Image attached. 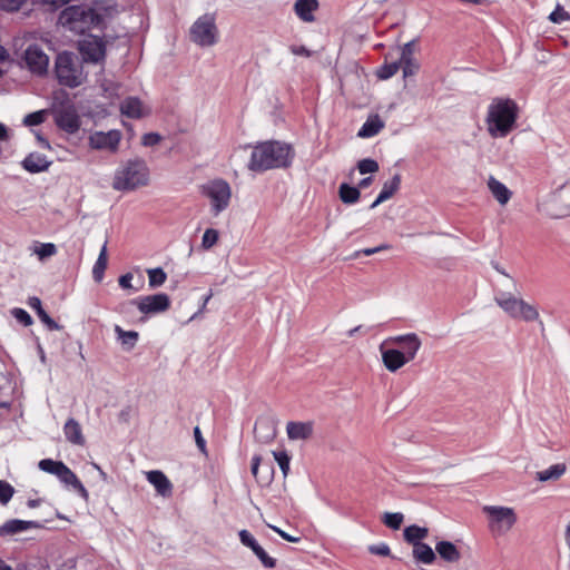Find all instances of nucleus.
Masks as SVG:
<instances>
[{
    "label": "nucleus",
    "instance_id": "nucleus-1",
    "mask_svg": "<svg viewBox=\"0 0 570 570\" xmlns=\"http://www.w3.org/2000/svg\"><path fill=\"white\" fill-rule=\"evenodd\" d=\"M117 12V7L112 1L95 2L92 7L70 6L66 8L59 21L61 26L76 33L85 35L91 28L100 27L107 17Z\"/></svg>",
    "mask_w": 570,
    "mask_h": 570
},
{
    "label": "nucleus",
    "instance_id": "nucleus-2",
    "mask_svg": "<svg viewBox=\"0 0 570 570\" xmlns=\"http://www.w3.org/2000/svg\"><path fill=\"white\" fill-rule=\"evenodd\" d=\"M294 159V150L289 144L267 140L253 147L248 169L263 173L269 169L287 168Z\"/></svg>",
    "mask_w": 570,
    "mask_h": 570
},
{
    "label": "nucleus",
    "instance_id": "nucleus-3",
    "mask_svg": "<svg viewBox=\"0 0 570 570\" xmlns=\"http://www.w3.org/2000/svg\"><path fill=\"white\" fill-rule=\"evenodd\" d=\"M519 108L510 98H494L488 107L485 124L492 138H504L514 128Z\"/></svg>",
    "mask_w": 570,
    "mask_h": 570
},
{
    "label": "nucleus",
    "instance_id": "nucleus-4",
    "mask_svg": "<svg viewBox=\"0 0 570 570\" xmlns=\"http://www.w3.org/2000/svg\"><path fill=\"white\" fill-rule=\"evenodd\" d=\"M149 176V168L144 159H130L117 168L111 186L117 191H131L147 186Z\"/></svg>",
    "mask_w": 570,
    "mask_h": 570
},
{
    "label": "nucleus",
    "instance_id": "nucleus-5",
    "mask_svg": "<svg viewBox=\"0 0 570 570\" xmlns=\"http://www.w3.org/2000/svg\"><path fill=\"white\" fill-rule=\"evenodd\" d=\"M55 72L59 83L69 88L79 87L87 79L82 61L69 51L58 53L55 61Z\"/></svg>",
    "mask_w": 570,
    "mask_h": 570
},
{
    "label": "nucleus",
    "instance_id": "nucleus-6",
    "mask_svg": "<svg viewBox=\"0 0 570 570\" xmlns=\"http://www.w3.org/2000/svg\"><path fill=\"white\" fill-rule=\"evenodd\" d=\"M494 302L511 318L524 322H533L539 320V312L535 306L529 304L522 298L513 296L509 292L499 291L494 295Z\"/></svg>",
    "mask_w": 570,
    "mask_h": 570
},
{
    "label": "nucleus",
    "instance_id": "nucleus-7",
    "mask_svg": "<svg viewBox=\"0 0 570 570\" xmlns=\"http://www.w3.org/2000/svg\"><path fill=\"white\" fill-rule=\"evenodd\" d=\"M482 512L488 519V529L494 537L505 535L518 522L513 508L504 505H484Z\"/></svg>",
    "mask_w": 570,
    "mask_h": 570
},
{
    "label": "nucleus",
    "instance_id": "nucleus-8",
    "mask_svg": "<svg viewBox=\"0 0 570 570\" xmlns=\"http://www.w3.org/2000/svg\"><path fill=\"white\" fill-rule=\"evenodd\" d=\"M200 193L209 200L210 213L214 216L222 214L230 204L232 188L223 178H215L203 184Z\"/></svg>",
    "mask_w": 570,
    "mask_h": 570
},
{
    "label": "nucleus",
    "instance_id": "nucleus-9",
    "mask_svg": "<svg viewBox=\"0 0 570 570\" xmlns=\"http://www.w3.org/2000/svg\"><path fill=\"white\" fill-rule=\"evenodd\" d=\"M49 111L59 129L70 135L79 130L81 120L71 100L55 101Z\"/></svg>",
    "mask_w": 570,
    "mask_h": 570
},
{
    "label": "nucleus",
    "instance_id": "nucleus-10",
    "mask_svg": "<svg viewBox=\"0 0 570 570\" xmlns=\"http://www.w3.org/2000/svg\"><path fill=\"white\" fill-rule=\"evenodd\" d=\"M218 28L213 13L196 19L189 30L190 40L199 47H213L218 41Z\"/></svg>",
    "mask_w": 570,
    "mask_h": 570
},
{
    "label": "nucleus",
    "instance_id": "nucleus-11",
    "mask_svg": "<svg viewBox=\"0 0 570 570\" xmlns=\"http://www.w3.org/2000/svg\"><path fill=\"white\" fill-rule=\"evenodd\" d=\"M78 49L82 61L101 63L106 58V41L104 38L88 35L78 42Z\"/></svg>",
    "mask_w": 570,
    "mask_h": 570
},
{
    "label": "nucleus",
    "instance_id": "nucleus-12",
    "mask_svg": "<svg viewBox=\"0 0 570 570\" xmlns=\"http://www.w3.org/2000/svg\"><path fill=\"white\" fill-rule=\"evenodd\" d=\"M140 313L146 315L158 314L167 311L170 307L169 296L165 293H157L153 295L139 296L131 301Z\"/></svg>",
    "mask_w": 570,
    "mask_h": 570
},
{
    "label": "nucleus",
    "instance_id": "nucleus-13",
    "mask_svg": "<svg viewBox=\"0 0 570 570\" xmlns=\"http://www.w3.org/2000/svg\"><path fill=\"white\" fill-rule=\"evenodd\" d=\"M26 68L36 76H43L48 71L49 57L39 45H30L23 52Z\"/></svg>",
    "mask_w": 570,
    "mask_h": 570
},
{
    "label": "nucleus",
    "instance_id": "nucleus-14",
    "mask_svg": "<svg viewBox=\"0 0 570 570\" xmlns=\"http://www.w3.org/2000/svg\"><path fill=\"white\" fill-rule=\"evenodd\" d=\"M384 343L399 346L400 351L407 358V361L414 360L422 346V341L415 333L391 336L386 338Z\"/></svg>",
    "mask_w": 570,
    "mask_h": 570
},
{
    "label": "nucleus",
    "instance_id": "nucleus-15",
    "mask_svg": "<svg viewBox=\"0 0 570 570\" xmlns=\"http://www.w3.org/2000/svg\"><path fill=\"white\" fill-rule=\"evenodd\" d=\"M89 146L97 150H108L115 153L118 150L121 132L117 129L105 131H95L89 136Z\"/></svg>",
    "mask_w": 570,
    "mask_h": 570
},
{
    "label": "nucleus",
    "instance_id": "nucleus-16",
    "mask_svg": "<svg viewBox=\"0 0 570 570\" xmlns=\"http://www.w3.org/2000/svg\"><path fill=\"white\" fill-rule=\"evenodd\" d=\"M239 540L245 547L249 548L254 552V554L261 560L264 567H275V560L266 553V551L258 544L249 531H239Z\"/></svg>",
    "mask_w": 570,
    "mask_h": 570
},
{
    "label": "nucleus",
    "instance_id": "nucleus-17",
    "mask_svg": "<svg viewBox=\"0 0 570 570\" xmlns=\"http://www.w3.org/2000/svg\"><path fill=\"white\" fill-rule=\"evenodd\" d=\"M414 47H415V41L411 40V41L406 42L402 48L401 58L399 60V63H400V68H402V70H403V76L405 78L415 75L420 68L419 62L414 58Z\"/></svg>",
    "mask_w": 570,
    "mask_h": 570
},
{
    "label": "nucleus",
    "instance_id": "nucleus-18",
    "mask_svg": "<svg viewBox=\"0 0 570 570\" xmlns=\"http://www.w3.org/2000/svg\"><path fill=\"white\" fill-rule=\"evenodd\" d=\"M387 343H382L380 346V351L382 354V362L386 370L390 372H396L401 367H403L407 361V358L402 354V352L397 348H385L384 346Z\"/></svg>",
    "mask_w": 570,
    "mask_h": 570
},
{
    "label": "nucleus",
    "instance_id": "nucleus-19",
    "mask_svg": "<svg viewBox=\"0 0 570 570\" xmlns=\"http://www.w3.org/2000/svg\"><path fill=\"white\" fill-rule=\"evenodd\" d=\"M318 7V0H296L293 10L301 21L312 23Z\"/></svg>",
    "mask_w": 570,
    "mask_h": 570
},
{
    "label": "nucleus",
    "instance_id": "nucleus-20",
    "mask_svg": "<svg viewBox=\"0 0 570 570\" xmlns=\"http://www.w3.org/2000/svg\"><path fill=\"white\" fill-rule=\"evenodd\" d=\"M21 165L24 170L31 174H37L41 171H46L51 161L48 158L39 153H30L22 161Z\"/></svg>",
    "mask_w": 570,
    "mask_h": 570
},
{
    "label": "nucleus",
    "instance_id": "nucleus-21",
    "mask_svg": "<svg viewBox=\"0 0 570 570\" xmlns=\"http://www.w3.org/2000/svg\"><path fill=\"white\" fill-rule=\"evenodd\" d=\"M488 189L490 190L493 198L501 205H507L511 197L512 191L500 180H498L495 177L490 176L487 181Z\"/></svg>",
    "mask_w": 570,
    "mask_h": 570
},
{
    "label": "nucleus",
    "instance_id": "nucleus-22",
    "mask_svg": "<svg viewBox=\"0 0 570 570\" xmlns=\"http://www.w3.org/2000/svg\"><path fill=\"white\" fill-rule=\"evenodd\" d=\"M146 478L153 484L158 494L168 497L171 494L173 485L168 478L158 470H153L146 473Z\"/></svg>",
    "mask_w": 570,
    "mask_h": 570
},
{
    "label": "nucleus",
    "instance_id": "nucleus-23",
    "mask_svg": "<svg viewBox=\"0 0 570 570\" xmlns=\"http://www.w3.org/2000/svg\"><path fill=\"white\" fill-rule=\"evenodd\" d=\"M400 186H401V175L395 174L390 180H387L383 184V187H382L379 196L371 204L370 208L374 209L380 204L390 199L400 189Z\"/></svg>",
    "mask_w": 570,
    "mask_h": 570
},
{
    "label": "nucleus",
    "instance_id": "nucleus-24",
    "mask_svg": "<svg viewBox=\"0 0 570 570\" xmlns=\"http://www.w3.org/2000/svg\"><path fill=\"white\" fill-rule=\"evenodd\" d=\"M435 554L449 563H455L461 559V552L456 546L450 541H439L435 544Z\"/></svg>",
    "mask_w": 570,
    "mask_h": 570
},
{
    "label": "nucleus",
    "instance_id": "nucleus-25",
    "mask_svg": "<svg viewBox=\"0 0 570 570\" xmlns=\"http://www.w3.org/2000/svg\"><path fill=\"white\" fill-rule=\"evenodd\" d=\"M63 434L66 440L75 445H85V436L82 434V429L78 421L70 417L63 425Z\"/></svg>",
    "mask_w": 570,
    "mask_h": 570
},
{
    "label": "nucleus",
    "instance_id": "nucleus-26",
    "mask_svg": "<svg viewBox=\"0 0 570 570\" xmlns=\"http://www.w3.org/2000/svg\"><path fill=\"white\" fill-rule=\"evenodd\" d=\"M287 436L291 440H306L313 433L311 422H288L286 426Z\"/></svg>",
    "mask_w": 570,
    "mask_h": 570
},
{
    "label": "nucleus",
    "instance_id": "nucleus-27",
    "mask_svg": "<svg viewBox=\"0 0 570 570\" xmlns=\"http://www.w3.org/2000/svg\"><path fill=\"white\" fill-rule=\"evenodd\" d=\"M60 482H62L65 485L72 487L83 499H88V491L81 483V481L78 479V476L65 464V468L59 472L57 476Z\"/></svg>",
    "mask_w": 570,
    "mask_h": 570
},
{
    "label": "nucleus",
    "instance_id": "nucleus-28",
    "mask_svg": "<svg viewBox=\"0 0 570 570\" xmlns=\"http://www.w3.org/2000/svg\"><path fill=\"white\" fill-rule=\"evenodd\" d=\"M60 482H62L65 485L72 487L83 499H88V491L81 483V481L78 479V476L65 464V468L59 472L57 476Z\"/></svg>",
    "mask_w": 570,
    "mask_h": 570
},
{
    "label": "nucleus",
    "instance_id": "nucleus-29",
    "mask_svg": "<svg viewBox=\"0 0 570 570\" xmlns=\"http://www.w3.org/2000/svg\"><path fill=\"white\" fill-rule=\"evenodd\" d=\"M39 527L40 525L37 521H23V520L13 519V520H9V521L4 522L1 525L0 534L1 535L14 534V533H19V532H22V531H26V530H29L32 528H39Z\"/></svg>",
    "mask_w": 570,
    "mask_h": 570
},
{
    "label": "nucleus",
    "instance_id": "nucleus-30",
    "mask_svg": "<svg viewBox=\"0 0 570 570\" xmlns=\"http://www.w3.org/2000/svg\"><path fill=\"white\" fill-rule=\"evenodd\" d=\"M384 128V121L379 115L370 116L360 128L357 136L361 138H371L376 136Z\"/></svg>",
    "mask_w": 570,
    "mask_h": 570
},
{
    "label": "nucleus",
    "instance_id": "nucleus-31",
    "mask_svg": "<svg viewBox=\"0 0 570 570\" xmlns=\"http://www.w3.org/2000/svg\"><path fill=\"white\" fill-rule=\"evenodd\" d=\"M120 111L128 118H141L144 116L142 102L137 97H128L121 102Z\"/></svg>",
    "mask_w": 570,
    "mask_h": 570
},
{
    "label": "nucleus",
    "instance_id": "nucleus-32",
    "mask_svg": "<svg viewBox=\"0 0 570 570\" xmlns=\"http://www.w3.org/2000/svg\"><path fill=\"white\" fill-rule=\"evenodd\" d=\"M254 433L258 441L268 443L275 438V428L268 420L259 419L255 423Z\"/></svg>",
    "mask_w": 570,
    "mask_h": 570
},
{
    "label": "nucleus",
    "instance_id": "nucleus-33",
    "mask_svg": "<svg viewBox=\"0 0 570 570\" xmlns=\"http://www.w3.org/2000/svg\"><path fill=\"white\" fill-rule=\"evenodd\" d=\"M412 554L416 562L423 564H432L436 559L435 550L423 542L413 547Z\"/></svg>",
    "mask_w": 570,
    "mask_h": 570
},
{
    "label": "nucleus",
    "instance_id": "nucleus-34",
    "mask_svg": "<svg viewBox=\"0 0 570 570\" xmlns=\"http://www.w3.org/2000/svg\"><path fill=\"white\" fill-rule=\"evenodd\" d=\"M114 332L116 334L117 341L121 344V346L130 351L132 350L138 340H139V333L136 331H125L121 326L115 325Z\"/></svg>",
    "mask_w": 570,
    "mask_h": 570
},
{
    "label": "nucleus",
    "instance_id": "nucleus-35",
    "mask_svg": "<svg viewBox=\"0 0 570 570\" xmlns=\"http://www.w3.org/2000/svg\"><path fill=\"white\" fill-rule=\"evenodd\" d=\"M429 535V529L425 527H419L416 524L409 525L403 531L404 540L414 547L415 544L422 543Z\"/></svg>",
    "mask_w": 570,
    "mask_h": 570
},
{
    "label": "nucleus",
    "instance_id": "nucleus-36",
    "mask_svg": "<svg viewBox=\"0 0 570 570\" xmlns=\"http://www.w3.org/2000/svg\"><path fill=\"white\" fill-rule=\"evenodd\" d=\"M566 471L567 466L564 463H557L546 470L538 471L535 473V479L540 482L556 481L559 480Z\"/></svg>",
    "mask_w": 570,
    "mask_h": 570
},
{
    "label": "nucleus",
    "instance_id": "nucleus-37",
    "mask_svg": "<svg viewBox=\"0 0 570 570\" xmlns=\"http://www.w3.org/2000/svg\"><path fill=\"white\" fill-rule=\"evenodd\" d=\"M108 257H107V242L102 245L98 258L92 268V277L96 282H101L105 275V271L107 268Z\"/></svg>",
    "mask_w": 570,
    "mask_h": 570
},
{
    "label": "nucleus",
    "instance_id": "nucleus-38",
    "mask_svg": "<svg viewBox=\"0 0 570 570\" xmlns=\"http://www.w3.org/2000/svg\"><path fill=\"white\" fill-rule=\"evenodd\" d=\"M338 195L344 204L352 205L360 199L361 193L357 187L343 183L338 188Z\"/></svg>",
    "mask_w": 570,
    "mask_h": 570
},
{
    "label": "nucleus",
    "instance_id": "nucleus-39",
    "mask_svg": "<svg viewBox=\"0 0 570 570\" xmlns=\"http://www.w3.org/2000/svg\"><path fill=\"white\" fill-rule=\"evenodd\" d=\"M147 274L148 285L150 288H157L161 286L167 279V274L164 272L161 267L150 268L147 271Z\"/></svg>",
    "mask_w": 570,
    "mask_h": 570
},
{
    "label": "nucleus",
    "instance_id": "nucleus-40",
    "mask_svg": "<svg viewBox=\"0 0 570 570\" xmlns=\"http://www.w3.org/2000/svg\"><path fill=\"white\" fill-rule=\"evenodd\" d=\"M38 466L41 471L58 476L59 472L65 468V463L52 459H43L38 463Z\"/></svg>",
    "mask_w": 570,
    "mask_h": 570
},
{
    "label": "nucleus",
    "instance_id": "nucleus-41",
    "mask_svg": "<svg viewBox=\"0 0 570 570\" xmlns=\"http://www.w3.org/2000/svg\"><path fill=\"white\" fill-rule=\"evenodd\" d=\"M403 520L404 515L401 512H386L383 517L384 524L393 530H399Z\"/></svg>",
    "mask_w": 570,
    "mask_h": 570
},
{
    "label": "nucleus",
    "instance_id": "nucleus-42",
    "mask_svg": "<svg viewBox=\"0 0 570 570\" xmlns=\"http://www.w3.org/2000/svg\"><path fill=\"white\" fill-rule=\"evenodd\" d=\"M47 114H48V110H45V109L28 114L23 118V125L24 126H38L46 120Z\"/></svg>",
    "mask_w": 570,
    "mask_h": 570
},
{
    "label": "nucleus",
    "instance_id": "nucleus-43",
    "mask_svg": "<svg viewBox=\"0 0 570 570\" xmlns=\"http://www.w3.org/2000/svg\"><path fill=\"white\" fill-rule=\"evenodd\" d=\"M219 234L217 229L208 228L205 230L202 238V247L204 249H210L218 240Z\"/></svg>",
    "mask_w": 570,
    "mask_h": 570
},
{
    "label": "nucleus",
    "instance_id": "nucleus-44",
    "mask_svg": "<svg viewBox=\"0 0 570 570\" xmlns=\"http://www.w3.org/2000/svg\"><path fill=\"white\" fill-rule=\"evenodd\" d=\"M400 69L399 61L384 63L379 70H377V77L380 79H389L393 77Z\"/></svg>",
    "mask_w": 570,
    "mask_h": 570
},
{
    "label": "nucleus",
    "instance_id": "nucleus-45",
    "mask_svg": "<svg viewBox=\"0 0 570 570\" xmlns=\"http://www.w3.org/2000/svg\"><path fill=\"white\" fill-rule=\"evenodd\" d=\"M357 169L361 175L373 174L379 170V164L371 158H364L357 163Z\"/></svg>",
    "mask_w": 570,
    "mask_h": 570
},
{
    "label": "nucleus",
    "instance_id": "nucleus-46",
    "mask_svg": "<svg viewBox=\"0 0 570 570\" xmlns=\"http://www.w3.org/2000/svg\"><path fill=\"white\" fill-rule=\"evenodd\" d=\"M275 461L278 463L284 476L288 474L291 459L285 451L273 452Z\"/></svg>",
    "mask_w": 570,
    "mask_h": 570
},
{
    "label": "nucleus",
    "instance_id": "nucleus-47",
    "mask_svg": "<svg viewBox=\"0 0 570 570\" xmlns=\"http://www.w3.org/2000/svg\"><path fill=\"white\" fill-rule=\"evenodd\" d=\"M35 253L38 255L39 259H45L50 257L57 253V248L52 243H43L35 248Z\"/></svg>",
    "mask_w": 570,
    "mask_h": 570
},
{
    "label": "nucleus",
    "instance_id": "nucleus-48",
    "mask_svg": "<svg viewBox=\"0 0 570 570\" xmlns=\"http://www.w3.org/2000/svg\"><path fill=\"white\" fill-rule=\"evenodd\" d=\"M11 315L23 326H30L33 323L30 314L23 308H20V307L12 308Z\"/></svg>",
    "mask_w": 570,
    "mask_h": 570
},
{
    "label": "nucleus",
    "instance_id": "nucleus-49",
    "mask_svg": "<svg viewBox=\"0 0 570 570\" xmlns=\"http://www.w3.org/2000/svg\"><path fill=\"white\" fill-rule=\"evenodd\" d=\"M14 489L7 481L0 480V502L6 505L13 497Z\"/></svg>",
    "mask_w": 570,
    "mask_h": 570
},
{
    "label": "nucleus",
    "instance_id": "nucleus-50",
    "mask_svg": "<svg viewBox=\"0 0 570 570\" xmlns=\"http://www.w3.org/2000/svg\"><path fill=\"white\" fill-rule=\"evenodd\" d=\"M549 20L553 23H561L570 20V14L560 6H558L549 16Z\"/></svg>",
    "mask_w": 570,
    "mask_h": 570
},
{
    "label": "nucleus",
    "instance_id": "nucleus-51",
    "mask_svg": "<svg viewBox=\"0 0 570 570\" xmlns=\"http://www.w3.org/2000/svg\"><path fill=\"white\" fill-rule=\"evenodd\" d=\"M37 315L50 331L60 330L59 324L53 318H51L45 309L40 311Z\"/></svg>",
    "mask_w": 570,
    "mask_h": 570
},
{
    "label": "nucleus",
    "instance_id": "nucleus-52",
    "mask_svg": "<svg viewBox=\"0 0 570 570\" xmlns=\"http://www.w3.org/2000/svg\"><path fill=\"white\" fill-rule=\"evenodd\" d=\"M26 0H0V9L6 11H18Z\"/></svg>",
    "mask_w": 570,
    "mask_h": 570
},
{
    "label": "nucleus",
    "instance_id": "nucleus-53",
    "mask_svg": "<svg viewBox=\"0 0 570 570\" xmlns=\"http://www.w3.org/2000/svg\"><path fill=\"white\" fill-rule=\"evenodd\" d=\"M390 247L391 246L389 244H381V245H379L376 247H370V248H364V249L357 250V252H355L354 256L355 257H358L360 255L371 256L373 254L386 250Z\"/></svg>",
    "mask_w": 570,
    "mask_h": 570
},
{
    "label": "nucleus",
    "instance_id": "nucleus-54",
    "mask_svg": "<svg viewBox=\"0 0 570 570\" xmlns=\"http://www.w3.org/2000/svg\"><path fill=\"white\" fill-rule=\"evenodd\" d=\"M161 140V136L157 132L145 134L141 138V144L146 147L156 146Z\"/></svg>",
    "mask_w": 570,
    "mask_h": 570
},
{
    "label": "nucleus",
    "instance_id": "nucleus-55",
    "mask_svg": "<svg viewBox=\"0 0 570 570\" xmlns=\"http://www.w3.org/2000/svg\"><path fill=\"white\" fill-rule=\"evenodd\" d=\"M368 550L371 553L382 557H386L391 552L390 547L386 543L371 546Z\"/></svg>",
    "mask_w": 570,
    "mask_h": 570
},
{
    "label": "nucleus",
    "instance_id": "nucleus-56",
    "mask_svg": "<svg viewBox=\"0 0 570 570\" xmlns=\"http://www.w3.org/2000/svg\"><path fill=\"white\" fill-rule=\"evenodd\" d=\"M289 51L295 56L311 57V50L305 46L293 45L289 47Z\"/></svg>",
    "mask_w": 570,
    "mask_h": 570
},
{
    "label": "nucleus",
    "instance_id": "nucleus-57",
    "mask_svg": "<svg viewBox=\"0 0 570 570\" xmlns=\"http://www.w3.org/2000/svg\"><path fill=\"white\" fill-rule=\"evenodd\" d=\"M194 435H195L197 446L199 448V450L202 452H205L206 442H205L204 438L202 436L200 429L198 426H196L194 429Z\"/></svg>",
    "mask_w": 570,
    "mask_h": 570
},
{
    "label": "nucleus",
    "instance_id": "nucleus-58",
    "mask_svg": "<svg viewBox=\"0 0 570 570\" xmlns=\"http://www.w3.org/2000/svg\"><path fill=\"white\" fill-rule=\"evenodd\" d=\"M271 528L277 533L279 534L284 540L288 541V542H298L299 541V538L298 537H293L288 533H286L285 531H283L282 529L275 527V525H271Z\"/></svg>",
    "mask_w": 570,
    "mask_h": 570
},
{
    "label": "nucleus",
    "instance_id": "nucleus-59",
    "mask_svg": "<svg viewBox=\"0 0 570 570\" xmlns=\"http://www.w3.org/2000/svg\"><path fill=\"white\" fill-rule=\"evenodd\" d=\"M100 87L102 88L107 97H112L117 94V88L111 82L107 83V81L105 80L100 83Z\"/></svg>",
    "mask_w": 570,
    "mask_h": 570
},
{
    "label": "nucleus",
    "instance_id": "nucleus-60",
    "mask_svg": "<svg viewBox=\"0 0 570 570\" xmlns=\"http://www.w3.org/2000/svg\"><path fill=\"white\" fill-rule=\"evenodd\" d=\"M28 305L36 311V313L38 314L40 311H42V304H41V301L39 297L37 296H32V297H29L28 299Z\"/></svg>",
    "mask_w": 570,
    "mask_h": 570
},
{
    "label": "nucleus",
    "instance_id": "nucleus-61",
    "mask_svg": "<svg viewBox=\"0 0 570 570\" xmlns=\"http://www.w3.org/2000/svg\"><path fill=\"white\" fill-rule=\"evenodd\" d=\"M131 281H132V275L130 273H127L119 277V285L122 288H130Z\"/></svg>",
    "mask_w": 570,
    "mask_h": 570
},
{
    "label": "nucleus",
    "instance_id": "nucleus-62",
    "mask_svg": "<svg viewBox=\"0 0 570 570\" xmlns=\"http://www.w3.org/2000/svg\"><path fill=\"white\" fill-rule=\"evenodd\" d=\"M261 456L259 455H254L252 458V466H250V470H252V474L257 478V474H258V468H259V464H261Z\"/></svg>",
    "mask_w": 570,
    "mask_h": 570
},
{
    "label": "nucleus",
    "instance_id": "nucleus-63",
    "mask_svg": "<svg viewBox=\"0 0 570 570\" xmlns=\"http://www.w3.org/2000/svg\"><path fill=\"white\" fill-rule=\"evenodd\" d=\"M10 136H9V130H8V127L0 122V140L1 141H7L9 140Z\"/></svg>",
    "mask_w": 570,
    "mask_h": 570
},
{
    "label": "nucleus",
    "instance_id": "nucleus-64",
    "mask_svg": "<svg viewBox=\"0 0 570 570\" xmlns=\"http://www.w3.org/2000/svg\"><path fill=\"white\" fill-rule=\"evenodd\" d=\"M373 181V178L372 177H365L363 178L360 184H358V187L361 188H366L367 186H370Z\"/></svg>",
    "mask_w": 570,
    "mask_h": 570
}]
</instances>
